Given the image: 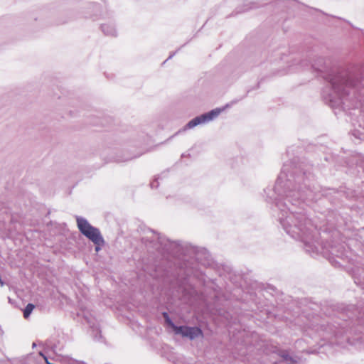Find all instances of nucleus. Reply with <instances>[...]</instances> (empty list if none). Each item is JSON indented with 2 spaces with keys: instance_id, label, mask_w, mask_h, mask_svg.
Masks as SVG:
<instances>
[{
  "instance_id": "nucleus-1",
  "label": "nucleus",
  "mask_w": 364,
  "mask_h": 364,
  "mask_svg": "<svg viewBox=\"0 0 364 364\" xmlns=\"http://www.w3.org/2000/svg\"><path fill=\"white\" fill-rule=\"evenodd\" d=\"M310 167L284 164L273 188L264 190L267 201L274 203L278 220L292 238L301 240L306 252H318L316 245V228L306 215V200L318 198L317 188L311 187L314 176Z\"/></svg>"
},
{
  "instance_id": "nucleus-2",
  "label": "nucleus",
  "mask_w": 364,
  "mask_h": 364,
  "mask_svg": "<svg viewBox=\"0 0 364 364\" xmlns=\"http://www.w3.org/2000/svg\"><path fill=\"white\" fill-rule=\"evenodd\" d=\"M310 67L327 82L321 95L324 102L331 108L349 109L351 107L347 105V102L353 98L357 99L360 104L364 102L362 68L353 66L348 69L331 70L322 57L316 58Z\"/></svg>"
},
{
  "instance_id": "nucleus-3",
  "label": "nucleus",
  "mask_w": 364,
  "mask_h": 364,
  "mask_svg": "<svg viewBox=\"0 0 364 364\" xmlns=\"http://www.w3.org/2000/svg\"><path fill=\"white\" fill-rule=\"evenodd\" d=\"M341 311L337 313L339 321H335L334 329H332L335 337L341 336L343 333L348 331L361 332L364 328V310L360 307H355L353 305L341 308Z\"/></svg>"
},
{
  "instance_id": "nucleus-4",
  "label": "nucleus",
  "mask_w": 364,
  "mask_h": 364,
  "mask_svg": "<svg viewBox=\"0 0 364 364\" xmlns=\"http://www.w3.org/2000/svg\"><path fill=\"white\" fill-rule=\"evenodd\" d=\"M75 218L79 231L94 243L95 250L98 252L105 245V240L100 230L92 226L85 218L81 216H76Z\"/></svg>"
},
{
  "instance_id": "nucleus-5",
  "label": "nucleus",
  "mask_w": 364,
  "mask_h": 364,
  "mask_svg": "<svg viewBox=\"0 0 364 364\" xmlns=\"http://www.w3.org/2000/svg\"><path fill=\"white\" fill-rule=\"evenodd\" d=\"M221 112L220 109H215L208 112L202 114L190 120L184 127V130L193 129L195 127L208 123L217 117Z\"/></svg>"
},
{
  "instance_id": "nucleus-6",
  "label": "nucleus",
  "mask_w": 364,
  "mask_h": 364,
  "mask_svg": "<svg viewBox=\"0 0 364 364\" xmlns=\"http://www.w3.org/2000/svg\"><path fill=\"white\" fill-rule=\"evenodd\" d=\"M175 333L188 338L190 340H194L196 338L203 336L202 330L196 326H179Z\"/></svg>"
},
{
  "instance_id": "nucleus-7",
  "label": "nucleus",
  "mask_w": 364,
  "mask_h": 364,
  "mask_svg": "<svg viewBox=\"0 0 364 364\" xmlns=\"http://www.w3.org/2000/svg\"><path fill=\"white\" fill-rule=\"evenodd\" d=\"M185 272L187 277H190L193 276V277L198 279L199 281L203 282H205V275L203 274V272L196 267H186Z\"/></svg>"
},
{
  "instance_id": "nucleus-8",
  "label": "nucleus",
  "mask_w": 364,
  "mask_h": 364,
  "mask_svg": "<svg viewBox=\"0 0 364 364\" xmlns=\"http://www.w3.org/2000/svg\"><path fill=\"white\" fill-rule=\"evenodd\" d=\"M45 349L53 351L55 353H58L60 350L59 341H56L55 338H50L48 339L43 344Z\"/></svg>"
},
{
  "instance_id": "nucleus-9",
  "label": "nucleus",
  "mask_w": 364,
  "mask_h": 364,
  "mask_svg": "<svg viewBox=\"0 0 364 364\" xmlns=\"http://www.w3.org/2000/svg\"><path fill=\"white\" fill-rule=\"evenodd\" d=\"M330 252L332 255L341 259H343L346 256L345 248L343 245H339L338 247L332 246L331 247Z\"/></svg>"
},
{
  "instance_id": "nucleus-10",
  "label": "nucleus",
  "mask_w": 364,
  "mask_h": 364,
  "mask_svg": "<svg viewBox=\"0 0 364 364\" xmlns=\"http://www.w3.org/2000/svg\"><path fill=\"white\" fill-rule=\"evenodd\" d=\"M102 31L106 36H116L117 31L114 26L111 23L101 25Z\"/></svg>"
},
{
  "instance_id": "nucleus-11",
  "label": "nucleus",
  "mask_w": 364,
  "mask_h": 364,
  "mask_svg": "<svg viewBox=\"0 0 364 364\" xmlns=\"http://www.w3.org/2000/svg\"><path fill=\"white\" fill-rule=\"evenodd\" d=\"M306 67L309 66L307 64V61L306 60H303L300 61L299 63V60L294 59L292 63L289 67L290 71H294V70H298L299 67L303 68V67H306Z\"/></svg>"
},
{
  "instance_id": "nucleus-12",
  "label": "nucleus",
  "mask_w": 364,
  "mask_h": 364,
  "mask_svg": "<svg viewBox=\"0 0 364 364\" xmlns=\"http://www.w3.org/2000/svg\"><path fill=\"white\" fill-rule=\"evenodd\" d=\"M278 355L280 356L284 361L289 363L295 362L294 358L289 354V352L287 350H279L278 353Z\"/></svg>"
},
{
  "instance_id": "nucleus-13",
  "label": "nucleus",
  "mask_w": 364,
  "mask_h": 364,
  "mask_svg": "<svg viewBox=\"0 0 364 364\" xmlns=\"http://www.w3.org/2000/svg\"><path fill=\"white\" fill-rule=\"evenodd\" d=\"M158 242L161 246H164V249L168 250V245H172V242L168 240H166L165 237H162L160 236L157 237Z\"/></svg>"
},
{
  "instance_id": "nucleus-14",
  "label": "nucleus",
  "mask_w": 364,
  "mask_h": 364,
  "mask_svg": "<svg viewBox=\"0 0 364 364\" xmlns=\"http://www.w3.org/2000/svg\"><path fill=\"white\" fill-rule=\"evenodd\" d=\"M34 304L31 303L28 304L23 310V317L25 318H28L31 315V312L33 311V310L34 309Z\"/></svg>"
},
{
  "instance_id": "nucleus-15",
  "label": "nucleus",
  "mask_w": 364,
  "mask_h": 364,
  "mask_svg": "<svg viewBox=\"0 0 364 364\" xmlns=\"http://www.w3.org/2000/svg\"><path fill=\"white\" fill-rule=\"evenodd\" d=\"M92 334H94L95 339L100 341L102 338L101 331L97 326H91Z\"/></svg>"
},
{
  "instance_id": "nucleus-16",
  "label": "nucleus",
  "mask_w": 364,
  "mask_h": 364,
  "mask_svg": "<svg viewBox=\"0 0 364 364\" xmlns=\"http://www.w3.org/2000/svg\"><path fill=\"white\" fill-rule=\"evenodd\" d=\"M165 321H166V323H167L170 327H171V328H172V329L173 330V331H174V333H175V332H176V331L177 330V328H178V327L179 326H176V324L172 321V320L171 319V318H170V317L166 318L165 319Z\"/></svg>"
},
{
  "instance_id": "nucleus-17",
  "label": "nucleus",
  "mask_w": 364,
  "mask_h": 364,
  "mask_svg": "<svg viewBox=\"0 0 364 364\" xmlns=\"http://www.w3.org/2000/svg\"><path fill=\"white\" fill-rule=\"evenodd\" d=\"M158 179L159 178H156L155 180H154L153 181L151 182L150 183V186L151 188H158L159 183L158 182Z\"/></svg>"
},
{
  "instance_id": "nucleus-18",
  "label": "nucleus",
  "mask_w": 364,
  "mask_h": 364,
  "mask_svg": "<svg viewBox=\"0 0 364 364\" xmlns=\"http://www.w3.org/2000/svg\"><path fill=\"white\" fill-rule=\"evenodd\" d=\"M40 355H41V356L45 359L46 363L47 364H55V363H50V362L48 361V358H47V357H46V356L43 353H41H41H40Z\"/></svg>"
},
{
  "instance_id": "nucleus-19",
  "label": "nucleus",
  "mask_w": 364,
  "mask_h": 364,
  "mask_svg": "<svg viewBox=\"0 0 364 364\" xmlns=\"http://www.w3.org/2000/svg\"><path fill=\"white\" fill-rule=\"evenodd\" d=\"M68 21V18L65 17H63V19L60 18L59 20V24H64V23H66Z\"/></svg>"
},
{
  "instance_id": "nucleus-20",
  "label": "nucleus",
  "mask_w": 364,
  "mask_h": 364,
  "mask_svg": "<svg viewBox=\"0 0 364 364\" xmlns=\"http://www.w3.org/2000/svg\"><path fill=\"white\" fill-rule=\"evenodd\" d=\"M162 315H163V317L164 318V320H165L166 318H168V317H169L168 314L167 312H164V313L162 314Z\"/></svg>"
},
{
  "instance_id": "nucleus-21",
  "label": "nucleus",
  "mask_w": 364,
  "mask_h": 364,
  "mask_svg": "<svg viewBox=\"0 0 364 364\" xmlns=\"http://www.w3.org/2000/svg\"><path fill=\"white\" fill-rule=\"evenodd\" d=\"M174 55H175V53H173V54L170 55L169 57L164 62V63H165L166 61L168 60V59H171Z\"/></svg>"
},
{
  "instance_id": "nucleus-22",
  "label": "nucleus",
  "mask_w": 364,
  "mask_h": 364,
  "mask_svg": "<svg viewBox=\"0 0 364 364\" xmlns=\"http://www.w3.org/2000/svg\"><path fill=\"white\" fill-rule=\"evenodd\" d=\"M154 247H155L156 249H159V247L156 246V245H154Z\"/></svg>"
},
{
  "instance_id": "nucleus-23",
  "label": "nucleus",
  "mask_w": 364,
  "mask_h": 364,
  "mask_svg": "<svg viewBox=\"0 0 364 364\" xmlns=\"http://www.w3.org/2000/svg\"><path fill=\"white\" fill-rule=\"evenodd\" d=\"M36 343H33V348L36 347Z\"/></svg>"
},
{
  "instance_id": "nucleus-24",
  "label": "nucleus",
  "mask_w": 364,
  "mask_h": 364,
  "mask_svg": "<svg viewBox=\"0 0 364 364\" xmlns=\"http://www.w3.org/2000/svg\"><path fill=\"white\" fill-rule=\"evenodd\" d=\"M346 340L349 342V338L348 337L346 338Z\"/></svg>"
}]
</instances>
